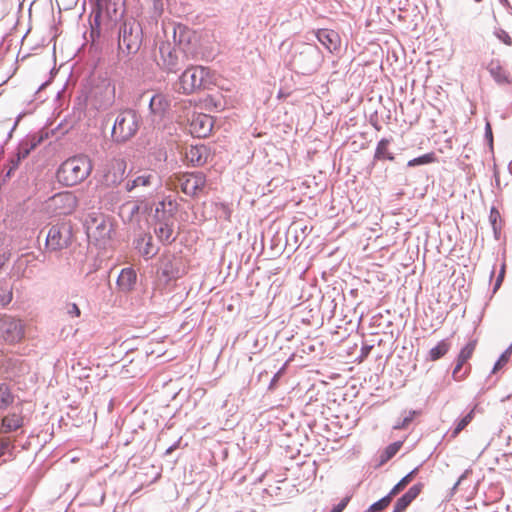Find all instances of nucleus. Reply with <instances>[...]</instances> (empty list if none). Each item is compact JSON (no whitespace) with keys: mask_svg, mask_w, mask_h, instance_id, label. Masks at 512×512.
Wrapping results in <instances>:
<instances>
[{"mask_svg":"<svg viewBox=\"0 0 512 512\" xmlns=\"http://www.w3.org/2000/svg\"><path fill=\"white\" fill-rule=\"evenodd\" d=\"M499 217H500V214H499L498 210H496V209L493 207V208L491 209V211H490V216H489V218H490V222H491V224H492V226H493V230H494V232H495V233H497L496 221H497V219H498Z\"/></svg>","mask_w":512,"mask_h":512,"instance_id":"obj_43","label":"nucleus"},{"mask_svg":"<svg viewBox=\"0 0 512 512\" xmlns=\"http://www.w3.org/2000/svg\"><path fill=\"white\" fill-rule=\"evenodd\" d=\"M160 261L161 272L169 280L180 278L185 274V266L181 257L174 254H164Z\"/></svg>","mask_w":512,"mask_h":512,"instance_id":"obj_13","label":"nucleus"},{"mask_svg":"<svg viewBox=\"0 0 512 512\" xmlns=\"http://www.w3.org/2000/svg\"><path fill=\"white\" fill-rule=\"evenodd\" d=\"M24 425V416L22 412H10L0 421V433L8 434L14 432Z\"/></svg>","mask_w":512,"mask_h":512,"instance_id":"obj_16","label":"nucleus"},{"mask_svg":"<svg viewBox=\"0 0 512 512\" xmlns=\"http://www.w3.org/2000/svg\"><path fill=\"white\" fill-rule=\"evenodd\" d=\"M474 1H475V2H477V3H479V2H481L482 0H474Z\"/></svg>","mask_w":512,"mask_h":512,"instance_id":"obj_61","label":"nucleus"},{"mask_svg":"<svg viewBox=\"0 0 512 512\" xmlns=\"http://www.w3.org/2000/svg\"><path fill=\"white\" fill-rule=\"evenodd\" d=\"M423 487V483H417L411 486L406 493L397 499L392 512H404L407 507L419 496Z\"/></svg>","mask_w":512,"mask_h":512,"instance_id":"obj_17","label":"nucleus"},{"mask_svg":"<svg viewBox=\"0 0 512 512\" xmlns=\"http://www.w3.org/2000/svg\"><path fill=\"white\" fill-rule=\"evenodd\" d=\"M136 248L140 254L147 259L154 257L157 254V248L153 244V239L150 234H143L137 240Z\"/></svg>","mask_w":512,"mask_h":512,"instance_id":"obj_23","label":"nucleus"},{"mask_svg":"<svg viewBox=\"0 0 512 512\" xmlns=\"http://www.w3.org/2000/svg\"><path fill=\"white\" fill-rule=\"evenodd\" d=\"M327 443L324 445V447H322V451H326V450H334L335 447L334 446H331V447H328V443H329V439L327 438Z\"/></svg>","mask_w":512,"mask_h":512,"instance_id":"obj_52","label":"nucleus"},{"mask_svg":"<svg viewBox=\"0 0 512 512\" xmlns=\"http://www.w3.org/2000/svg\"><path fill=\"white\" fill-rule=\"evenodd\" d=\"M494 273H495V269H493V270L491 271V274H490V277H491V278L494 276Z\"/></svg>","mask_w":512,"mask_h":512,"instance_id":"obj_58","label":"nucleus"},{"mask_svg":"<svg viewBox=\"0 0 512 512\" xmlns=\"http://www.w3.org/2000/svg\"><path fill=\"white\" fill-rule=\"evenodd\" d=\"M288 96H289V94L288 93H284L283 91H279V93H278V98L279 99H284V98H286Z\"/></svg>","mask_w":512,"mask_h":512,"instance_id":"obj_53","label":"nucleus"},{"mask_svg":"<svg viewBox=\"0 0 512 512\" xmlns=\"http://www.w3.org/2000/svg\"><path fill=\"white\" fill-rule=\"evenodd\" d=\"M494 35L504 44L511 46L512 45V38L510 35L504 30V29H496L494 32Z\"/></svg>","mask_w":512,"mask_h":512,"instance_id":"obj_40","label":"nucleus"},{"mask_svg":"<svg viewBox=\"0 0 512 512\" xmlns=\"http://www.w3.org/2000/svg\"><path fill=\"white\" fill-rule=\"evenodd\" d=\"M487 69H488L490 75L493 77V79L497 83H499V84L509 83L508 76L506 75V72L500 65L499 61L492 60L489 63Z\"/></svg>","mask_w":512,"mask_h":512,"instance_id":"obj_25","label":"nucleus"},{"mask_svg":"<svg viewBox=\"0 0 512 512\" xmlns=\"http://www.w3.org/2000/svg\"><path fill=\"white\" fill-rule=\"evenodd\" d=\"M209 71L203 66H190L184 70L173 84L175 92L191 95L204 88Z\"/></svg>","mask_w":512,"mask_h":512,"instance_id":"obj_4","label":"nucleus"},{"mask_svg":"<svg viewBox=\"0 0 512 512\" xmlns=\"http://www.w3.org/2000/svg\"><path fill=\"white\" fill-rule=\"evenodd\" d=\"M159 50L162 64L170 72H175L185 59L182 58V54L180 55V50L173 47L169 42L161 43Z\"/></svg>","mask_w":512,"mask_h":512,"instance_id":"obj_15","label":"nucleus"},{"mask_svg":"<svg viewBox=\"0 0 512 512\" xmlns=\"http://www.w3.org/2000/svg\"><path fill=\"white\" fill-rule=\"evenodd\" d=\"M450 342L448 339H443L437 343L436 346L431 348L428 353V359L431 361H436L442 358L450 349Z\"/></svg>","mask_w":512,"mask_h":512,"instance_id":"obj_29","label":"nucleus"},{"mask_svg":"<svg viewBox=\"0 0 512 512\" xmlns=\"http://www.w3.org/2000/svg\"><path fill=\"white\" fill-rule=\"evenodd\" d=\"M136 280L135 270L133 268H124L118 276L117 285L121 291L129 292L134 288Z\"/></svg>","mask_w":512,"mask_h":512,"instance_id":"obj_22","label":"nucleus"},{"mask_svg":"<svg viewBox=\"0 0 512 512\" xmlns=\"http://www.w3.org/2000/svg\"><path fill=\"white\" fill-rule=\"evenodd\" d=\"M322 361H332L333 365L344 366L346 358L349 355L350 346L348 345L349 333L347 328L336 326V329H329L322 335Z\"/></svg>","mask_w":512,"mask_h":512,"instance_id":"obj_1","label":"nucleus"},{"mask_svg":"<svg viewBox=\"0 0 512 512\" xmlns=\"http://www.w3.org/2000/svg\"><path fill=\"white\" fill-rule=\"evenodd\" d=\"M434 159H435V157H434L433 153H427V154H424L422 156L416 157V158H414L412 160H409L407 165L409 167L425 165V164H429V163L433 162Z\"/></svg>","mask_w":512,"mask_h":512,"instance_id":"obj_36","label":"nucleus"},{"mask_svg":"<svg viewBox=\"0 0 512 512\" xmlns=\"http://www.w3.org/2000/svg\"><path fill=\"white\" fill-rule=\"evenodd\" d=\"M393 497L394 496L390 495V492H389L386 496H384L380 500H378L375 503H373L368 508L367 512H381V511H383L385 508H387L389 506V504L391 503Z\"/></svg>","mask_w":512,"mask_h":512,"instance_id":"obj_33","label":"nucleus"},{"mask_svg":"<svg viewBox=\"0 0 512 512\" xmlns=\"http://www.w3.org/2000/svg\"><path fill=\"white\" fill-rule=\"evenodd\" d=\"M214 126L213 117L204 113L193 114L190 124V133L197 138H205L210 135Z\"/></svg>","mask_w":512,"mask_h":512,"instance_id":"obj_14","label":"nucleus"},{"mask_svg":"<svg viewBox=\"0 0 512 512\" xmlns=\"http://www.w3.org/2000/svg\"><path fill=\"white\" fill-rule=\"evenodd\" d=\"M139 128L138 118L133 110L121 111L115 119L112 138L116 142H125L135 135Z\"/></svg>","mask_w":512,"mask_h":512,"instance_id":"obj_7","label":"nucleus"},{"mask_svg":"<svg viewBox=\"0 0 512 512\" xmlns=\"http://www.w3.org/2000/svg\"><path fill=\"white\" fill-rule=\"evenodd\" d=\"M500 4L505 8H511V5L508 0H498Z\"/></svg>","mask_w":512,"mask_h":512,"instance_id":"obj_51","label":"nucleus"},{"mask_svg":"<svg viewBox=\"0 0 512 512\" xmlns=\"http://www.w3.org/2000/svg\"><path fill=\"white\" fill-rule=\"evenodd\" d=\"M499 275H503L505 277V264L504 263L501 265V269L499 271Z\"/></svg>","mask_w":512,"mask_h":512,"instance_id":"obj_54","label":"nucleus"},{"mask_svg":"<svg viewBox=\"0 0 512 512\" xmlns=\"http://www.w3.org/2000/svg\"><path fill=\"white\" fill-rule=\"evenodd\" d=\"M287 364H288V361L279 369V371L272 378V380H271V382L269 384V389L270 390H273V389L276 388L277 383H278L280 377L284 374V372L286 370Z\"/></svg>","mask_w":512,"mask_h":512,"instance_id":"obj_42","label":"nucleus"},{"mask_svg":"<svg viewBox=\"0 0 512 512\" xmlns=\"http://www.w3.org/2000/svg\"><path fill=\"white\" fill-rule=\"evenodd\" d=\"M416 414V411H409L408 414L400 421H398L393 428L395 430L405 429L408 427V425L412 422L414 416Z\"/></svg>","mask_w":512,"mask_h":512,"instance_id":"obj_39","label":"nucleus"},{"mask_svg":"<svg viewBox=\"0 0 512 512\" xmlns=\"http://www.w3.org/2000/svg\"><path fill=\"white\" fill-rule=\"evenodd\" d=\"M126 162L123 159H112L107 163L103 171V182L106 186H117L120 184L126 172Z\"/></svg>","mask_w":512,"mask_h":512,"instance_id":"obj_12","label":"nucleus"},{"mask_svg":"<svg viewBox=\"0 0 512 512\" xmlns=\"http://www.w3.org/2000/svg\"><path fill=\"white\" fill-rule=\"evenodd\" d=\"M89 241L96 246H105L111 239L113 224L103 213H90L85 220Z\"/></svg>","mask_w":512,"mask_h":512,"instance_id":"obj_3","label":"nucleus"},{"mask_svg":"<svg viewBox=\"0 0 512 512\" xmlns=\"http://www.w3.org/2000/svg\"><path fill=\"white\" fill-rule=\"evenodd\" d=\"M390 141L386 138L381 139L376 147L374 159L382 160L388 159L390 161L394 160V155L388 151V145Z\"/></svg>","mask_w":512,"mask_h":512,"instance_id":"obj_30","label":"nucleus"},{"mask_svg":"<svg viewBox=\"0 0 512 512\" xmlns=\"http://www.w3.org/2000/svg\"><path fill=\"white\" fill-rule=\"evenodd\" d=\"M25 336V326L22 320L11 315L0 317V338L5 342L14 344L20 342Z\"/></svg>","mask_w":512,"mask_h":512,"instance_id":"obj_9","label":"nucleus"},{"mask_svg":"<svg viewBox=\"0 0 512 512\" xmlns=\"http://www.w3.org/2000/svg\"><path fill=\"white\" fill-rule=\"evenodd\" d=\"M349 500H350L349 497L343 498L337 505H335L332 508V510L330 512H342L346 508Z\"/></svg>","mask_w":512,"mask_h":512,"instance_id":"obj_44","label":"nucleus"},{"mask_svg":"<svg viewBox=\"0 0 512 512\" xmlns=\"http://www.w3.org/2000/svg\"><path fill=\"white\" fill-rule=\"evenodd\" d=\"M512 347L507 348L496 361L493 367V372L495 373L499 369H501L509 360L511 355Z\"/></svg>","mask_w":512,"mask_h":512,"instance_id":"obj_37","label":"nucleus"},{"mask_svg":"<svg viewBox=\"0 0 512 512\" xmlns=\"http://www.w3.org/2000/svg\"><path fill=\"white\" fill-rule=\"evenodd\" d=\"M327 253H328L329 256H331L333 254L332 251H328Z\"/></svg>","mask_w":512,"mask_h":512,"instance_id":"obj_60","label":"nucleus"},{"mask_svg":"<svg viewBox=\"0 0 512 512\" xmlns=\"http://www.w3.org/2000/svg\"><path fill=\"white\" fill-rule=\"evenodd\" d=\"M321 278H322V280L327 281V279L325 277V272H322Z\"/></svg>","mask_w":512,"mask_h":512,"instance_id":"obj_56","label":"nucleus"},{"mask_svg":"<svg viewBox=\"0 0 512 512\" xmlns=\"http://www.w3.org/2000/svg\"><path fill=\"white\" fill-rule=\"evenodd\" d=\"M503 280H504V276L498 274L496 281L494 283V286H493V290H492L493 294H495L498 291V289L501 287Z\"/></svg>","mask_w":512,"mask_h":512,"instance_id":"obj_49","label":"nucleus"},{"mask_svg":"<svg viewBox=\"0 0 512 512\" xmlns=\"http://www.w3.org/2000/svg\"><path fill=\"white\" fill-rule=\"evenodd\" d=\"M169 107V101L163 94H156L150 100V109L154 114L162 115Z\"/></svg>","mask_w":512,"mask_h":512,"instance_id":"obj_26","label":"nucleus"},{"mask_svg":"<svg viewBox=\"0 0 512 512\" xmlns=\"http://www.w3.org/2000/svg\"><path fill=\"white\" fill-rule=\"evenodd\" d=\"M373 126L377 129V130H380L381 127L378 125V124H373Z\"/></svg>","mask_w":512,"mask_h":512,"instance_id":"obj_57","label":"nucleus"},{"mask_svg":"<svg viewBox=\"0 0 512 512\" xmlns=\"http://www.w3.org/2000/svg\"><path fill=\"white\" fill-rule=\"evenodd\" d=\"M503 280H504V276L498 274L496 281L494 283V286H493V290H492L493 294H495L498 291V289L501 287Z\"/></svg>","mask_w":512,"mask_h":512,"instance_id":"obj_48","label":"nucleus"},{"mask_svg":"<svg viewBox=\"0 0 512 512\" xmlns=\"http://www.w3.org/2000/svg\"><path fill=\"white\" fill-rule=\"evenodd\" d=\"M475 349V342H469L465 347H463L458 354L456 366L453 369L452 375L454 379L460 380L464 377L465 372L461 373L462 366L467 362L468 359L471 358Z\"/></svg>","mask_w":512,"mask_h":512,"instance_id":"obj_19","label":"nucleus"},{"mask_svg":"<svg viewBox=\"0 0 512 512\" xmlns=\"http://www.w3.org/2000/svg\"><path fill=\"white\" fill-rule=\"evenodd\" d=\"M15 400L10 386L7 383H0V410L8 409Z\"/></svg>","mask_w":512,"mask_h":512,"instance_id":"obj_27","label":"nucleus"},{"mask_svg":"<svg viewBox=\"0 0 512 512\" xmlns=\"http://www.w3.org/2000/svg\"><path fill=\"white\" fill-rule=\"evenodd\" d=\"M142 40L143 32L139 23L135 20H127L122 24L118 41L120 53L126 56L136 54L142 45Z\"/></svg>","mask_w":512,"mask_h":512,"instance_id":"obj_5","label":"nucleus"},{"mask_svg":"<svg viewBox=\"0 0 512 512\" xmlns=\"http://www.w3.org/2000/svg\"><path fill=\"white\" fill-rule=\"evenodd\" d=\"M466 477V473L462 474L458 481L454 484L452 491H455L457 487L460 485L461 481Z\"/></svg>","mask_w":512,"mask_h":512,"instance_id":"obj_50","label":"nucleus"},{"mask_svg":"<svg viewBox=\"0 0 512 512\" xmlns=\"http://www.w3.org/2000/svg\"><path fill=\"white\" fill-rule=\"evenodd\" d=\"M474 418V409L470 410L464 417L456 421L455 426L448 432V437L451 439H455L462 430H464L468 424Z\"/></svg>","mask_w":512,"mask_h":512,"instance_id":"obj_28","label":"nucleus"},{"mask_svg":"<svg viewBox=\"0 0 512 512\" xmlns=\"http://www.w3.org/2000/svg\"><path fill=\"white\" fill-rule=\"evenodd\" d=\"M340 375L338 373H331V375L329 376V378L333 379V378H336V377H339Z\"/></svg>","mask_w":512,"mask_h":512,"instance_id":"obj_55","label":"nucleus"},{"mask_svg":"<svg viewBox=\"0 0 512 512\" xmlns=\"http://www.w3.org/2000/svg\"><path fill=\"white\" fill-rule=\"evenodd\" d=\"M11 300H12V292L11 291H6L5 294L0 296V304L3 306L9 304L11 302Z\"/></svg>","mask_w":512,"mask_h":512,"instance_id":"obj_47","label":"nucleus"},{"mask_svg":"<svg viewBox=\"0 0 512 512\" xmlns=\"http://www.w3.org/2000/svg\"><path fill=\"white\" fill-rule=\"evenodd\" d=\"M72 229L65 223L53 225L46 237V248L59 251L67 248L72 242Z\"/></svg>","mask_w":512,"mask_h":512,"instance_id":"obj_10","label":"nucleus"},{"mask_svg":"<svg viewBox=\"0 0 512 512\" xmlns=\"http://www.w3.org/2000/svg\"><path fill=\"white\" fill-rule=\"evenodd\" d=\"M485 139L488 141L490 146H492L493 143V134H492V128L489 122L485 125Z\"/></svg>","mask_w":512,"mask_h":512,"instance_id":"obj_45","label":"nucleus"},{"mask_svg":"<svg viewBox=\"0 0 512 512\" xmlns=\"http://www.w3.org/2000/svg\"><path fill=\"white\" fill-rule=\"evenodd\" d=\"M175 178L178 182L176 186H179L182 192L188 196H197L206 185V177L200 172L184 173Z\"/></svg>","mask_w":512,"mask_h":512,"instance_id":"obj_11","label":"nucleus"},{"mask_svg":"<svg viewBox=\"0 0 512 512\" xmlns=\"http://www.w3.org/2000/svg\"><path fill=\"white\" fill-rule=\"evenodd\" d=\"M325 250H326V248L322 246V248H321L322 253H324Z\"/></svg>","mask_w":512,"mask_h":512,"instance_id":"obj_59","label":"nucleus"},{"mask_svg":"<svg viewBox=\"0 0 512 512\" xmlns=\"http://www.w3.org/2000/svg\"><path fill=\"white\" fill-rule=\"evenodd\" d=\"M14 448V442L9 437H0V457Z\"/></svg>","mask_w":512,"mask_h":512,"instance_id":"obj_38","label":"nucleus"},{"mask_svg":"<svg viewBox=\"0 0 512 512\" xmlns=\"http://www.w3.org/2000/svg\"><path fill=\"white\" fill-rule=\"evenodd\" d=\"M46 205L54 215H71L78 207V198L73 192L64 191L52 196Z\"/></svg>","mask_w":512,"mask_h":512,"instance_id":"obj_8","label":"nucleus"},{"mask_svg":"<svg viewBox=\"0 0 512 512\" xmlns=\"http://www.w3.org/2000/svg\"><path fill=\"white\" fill-rule=\"evenodd\" d=\"M155 179V175L153 173H143L138 175L133 180L128 181L126 184V190L132 191L138 187H147L150 186Z\"/></svg>","mask_w":512,"mask_h":512,"instance_id":"obj_24","label":"nucleus"},{"mask_svg":"<svg viewBox=\"0 0 512 512\" xmlns=\"http://www.w3.org/2000/svg\"><path fill=\"white\" fill-rule=\"evenodd\" d=\"M92 169V161L88 156H73L60 165L57 179L65 186H75L83 182L91 174Z\"/></svg>","mask_w":512,"mask_h":512,"instance_id":"obj_2","label":"nucleus"},{"mask_svg":"<svg viewBox=\"0 0 512 512\" xmlns=\"http://www.w3.org/2000/svg\"><path fill=\"white\" fill-rule=\"evenodd\" d=\"M322 46L331 54L339 52L341 49V38L338 32L322 28Z\"/></svg>","mask_w":512,"mask_h":512,"instance_id":"obj_21","label":"nucleus"},{"mask_svg":"<svg viewBox=\"0 0 512 512\" xmlns=\"http://www.w3.org/2000/svg\"><path fill=\"white\" fill-rule=\"evenodd\" d=\"M401 446H402V442H400V441H397V442H394V443L388 445L386 447L385 451L383 452V454L381 455V462L388 461L392 457H394L396 455V453L400 450Z\"/></svg>","mask_w":512,"mask_h":512,"instance_id":"obj_35","label":"nucleus"},{"mask_svg":"<svg viewBox=\"0 0 512 512\" xmlns=\"http://www.w3.org/2000/svg\"><path fill=\"white\" fill-rule=\"evenodd\" d=\"M65 311L70 317H79L81 315V311L76 303H67Z\"/></svg>","mask_w":512,"mask_h":512,"instance_id":"obj_41","label":"nucleus"},{"mask_svg":"<svg viewBox=\"0 0 512 512\" xmlns=\"http://www.w3.org/2000/svg\"><path fill=\"white\" fill-rule=\"evenodd\" d=\"M186 160L194 165H203L208 157L207 148L204 145H191L185 152Z\"/></svg>","mask_w":512,"mask_h":512,"instance_id":"obj_20","label":"nucleus"},{"mask_svg":"<svg viewBox=\"0 0 512 512\" xmlns=\"http://www.w3.org/2000/svg\"><path fill=\"white\" fill-rule=\"evenodd\" d=\"M177 211V203L171 199H165L160 202L159 207L156 209V213L159 216V213L162 212L163 216L167 213L168 216L165 219H173V215Z\"/></svg>","mask_w":512,"mask_h":512,"instance_id":"obj_31","label":"nucleus"},{"mask_svg":"<svg viewBox=\"0 0 512 512\" xmlns=\"http://www.w3.org/2000/svg\"><path fill=\"white\" fill-rule=\"evenodd\" d=\"M155 234L161 242L167 244L172 243L176 239L174 234V220L159 219L155 227Z\"/></svg>","mask_w":512,"mask_h":512,"instance_id":"obj_18","label":"nucleus"},{"mask_svg":"<svg viewBox=\"0 0 512 512\" xmlns=\"http://www.w3.org/2000/svg\"><path fill=\"white\" fill-rule=\"evenodd\" d=\"M419 468L416 467L412 471H410L407 475H405L390 491V495L396 496L405 487L413 480V478L417 475Z\"/></svg>","mask_w":512,"mask_h":512,"instance_id":"obj_32","label":"nucleus"},{"mask_svg":"<svg viewBox=\"0 0 512 512\" xmlns=\"http://www.w3.org/2000/svg\"><path fill=\"white\" fill-rule=\"evenodd\" d=\"M328 297L326 299L325 295L322 293V304L324 302H328L327 307L329 308L330 312L332 313L334 309L336 308V298L340 297L341 291L336 286L332 288V293L327 292Z\"/></svg>","mask_w":512,"mask_h":512,"instance_id":"obj_34","label":"nucleus"},{"mask_svg":"<svg viewBox=\"0 0 512 512\" xmlns=\"http://www.w3.org/2000/svg\"><path fill=\"white\" fill-rule=\"evenodd\" d=\"M372 348H373V345L364 344L361 347V354L359 356L360 360L365 359L370 354Z\"/></svg>","mask_w":512,"mask_h":512,"instance_id":"obj_46","label":"nucleus"},{"mask_svg":"<svg viewBox=\"0 0 512 512\" xmlns=\"http://www.w3.org/2000/svg\"><path fill=\"white\" fill-rule=\"evenodd\" d=\"M174 42L177 45L182 58L190 59L195 58L199 54V40L198 33L185 25L177 24L173 32Z\"/></svg>","mask_w":512,"mask_h":512,"instance_id":"obj_6","label":"nucleus"}]
</instances>
